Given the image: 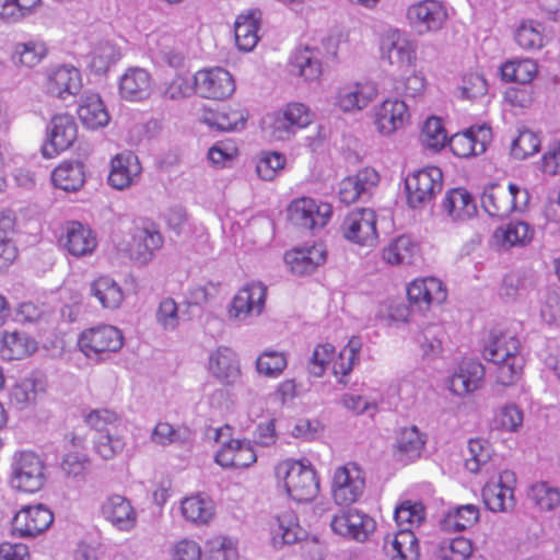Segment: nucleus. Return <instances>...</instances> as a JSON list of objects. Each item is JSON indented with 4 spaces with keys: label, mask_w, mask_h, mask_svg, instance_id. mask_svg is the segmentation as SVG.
<instances>
[{
    "label": "nucleus",
    "mask_w": 560,
    "mask_h": 560,
    "mask_svg": "<svg viewBox=\"0 0 560 560\" xmlns=\"http://www.w3.org/2000/svg\"><path fill=\"white\" fill-rule=\"evenodd\" d=\"M495 366V382L502 386L516 384L523 374L525 359L518 337L510 330L492 329L482 351Z\"/></svg>",
    "instance_id": "nucleus-1"
},
{
    "label": "nucleus",
    "mask_w": 560,
    "mask_h": 560,
    "mask_svg": "<svg viewBox=\"0 0 560 560\" xmlns=\"http://www.w3.org/2000/svg\"><path fill=\"white\" fill-rule=\"evenodd\" d=\"M83 422L88 428L97 432L93 448L103 459H112L125 448L126 441L119 431L121 418L110 408H94L86 410Z\"/></svg>",
    "instance_id": "nucleus-2"
},
{
    "label": "nucleus",
    "mask_w": 560,
    "mask_h": 560,
    "mask_svg": "<svg viewBox=\"0 0 560 560\" xmlns=\"http://www.w3.org/2000/svg\"><path fill=\"white\" fill-rule=\"evenodd\" d=\"M276 476L282 481L287 494L296 502H308L319 492L320 481L307 458H287L276 466Z\"/></svg>",
    "instance_id": "nucleus-3"
},
{
    "label": "nucleus",
    "mask_w": 560,
    "mask_h": 560,
    "mask_svg": "<svg viewBox=\"0 0 560 560\" xmlns=\"http://www.w3.org/2000/svg\"><path fill=\"white\" fill-rule=\"evenodd\" d=\"M365 472L355 462L337 466L331 475L330 494L340 506H349L358 502L364 493Z\"/></svg>",
    "instance_id": "nucleus-4"
},
{
    "label": "nucleus",
    "mask_w": 560,
    "mask_h": 560,
    "mask_svg": "<svg viewBox=\"0 0 560 560\" xmlns=\"http://www.w3.org/2000/svg\"><path fill=\"white\" fill-rule=\"evenodd\" d=\"M78 346L86 358L103 360L122 348L124 335L115 326L97 325L79 335Z\"/></svg>",
    "instance_id": "nucleus-5"
},
{
    "label": "nucleus",
    "mask_w": 560,
    "mask_h": 560,
    "mask_svg": "<svg viewBox=\"0 0 560 560\" xmlns=\"http://www.w3.org/2000/svg\"><path fill=\"white\" fill-rule=\"evenodd\" d=\"M529 196L515 184L503 186L491 184L487 186L481 196V206L491 217L504 218L515 210L526 207Z\"/></svg>",
    "instance_id": "nucleus-6"
},
{
    "label": "nucleus",
    "mask_w": 560,
    "mask_h": 560,
    "mask_svg": "<svg viewBox=\"0 0 560 560\" xmlns=\"http://www.w3.org/2000/svg\"><path fill=\"white\" fill-rule=\"evenodd\" d=\"M46 482L45 464L34 452L15 454L12 463V486L25 493L39 491Z\"/></svg>",
    "instance_id": "nucleus-7"
},
{
    "label": "nucleus",
    "mask_w": 560,
    "mask_h": 560,
    "mask_svg": "<svg viewBox=\"0 0 560 560\" xmlns=\"http://www.w3.org/2000/svg\"><path fill=\"white\" fill-rule=\"evenodd\" d=\"M331 215L332 207L330 203L311 197L295 198L287 208L288 220L305 230L326 226Z\"/></svg>",
    "instance_id": "nucleus-8"
},
{
    "label": "nucleus",
    "mask_w": 560,
    "mask_h": 560,
    "mask_svg": "<svg viewBox=\"0 0 560 560\" xmlns=\"http://www.w3.org/2000/svg\"><path fill=\"white\" fill-rule=\"evenodd\" d=\"M342 236L359 246H373L378 238L377 215L373 209L357 208L347 213L341 225Z\"/></svg>",
    "instance_id": "nucleus-9"
},
{
    "label": "nucleus",
    "mask_w": 560,
    "mask_h": 560,
    "mask_svg": "<svg viewBox=\"0 0 560 560\" xmlns=\"http://www.w3.org/2000/svg\"><path fill=\"white\" fill-rule=\"evenodd\" d=\"M313 110L302 102H289L280 108L273 117L272 137L278 140H288L298 131L313 124Z\"/></svg>",
    "instance_id": "nucleus-10"
},
{
    "label": "nucleus",
    "mask_w": 560,
    "mask_h": 560,
    "mask_svg": "<svg viewBox=\"0 0 560 560\" xmlns=\"http://www.w3.org/2000/svg\"><path fill=\"white\" fill-rule=\"evenodd\" d=\"M443 186V173L436 166L423 167L406 179L407 200L412 208L432 200Z\"/></svg>",
    "instance_id": "nucleus-11"
},
{
    "label": "nucleus",
    "mask_w": 560,
    "mask_h": 560,
    "mask_svg": "<svg viewBox=\"0 0 560 560\" xmlns=\"http://www.w3.org/2000/svg\"><path fill=\"white\" fill-rule=\"evenodd\" d=\"M407 300L412 308L427 313L447 299L445 284L434 277H422L410 281L406 288Z\"/></svg>",
    "instance_id": "nucleus-12"
},
{
    "label": "nucleus",
    "mask_w": 560,
    "mask_h": 560,
    "mask_svg": "<svg viewBox=\"0 0 560 560\" xmlns=\"http://www.w3.org/2000/svg\"><path fill=\"white\" fill-rule=\"evenodd\" d=\"M409 25L419 34L440 31L448 19L446 7L439 0H420L406 12Z\"/></svg>",
    "instance_id": "nucleus-13"
},
{
    "label": "nucleus",
    "mask_w": 560,
    "mask_h": 560,
    "mask_svg": "<svg viewBox=\"0 0 560 560\" xmlns=\"http://www.w3.org/2000/svg\"><path fill=\"white\" fill-rule=\"evenodd\" d=\"M194 86L201 97L224 100L234 93L235 81L228 70L213 67L198 70L194 75Z\"/></svg>",
    "instance_id": "nucleus-14"
},
{
    "label": "nucleus",
    "mask_w": 560,
    "mask_h": 560,
    "mask_svg": "<svg viewBox=\"0 0 560 560\" xmlns=\"http://www.w3.org/2000/svg\"><path fill=\"white\" fill-rule=\"evenodd\" d=\"M48 139L43 145L42 153L51 159L71 148L78 139V126L72 115L56 114L48 125Z\"/></svg>",
    "instance_id": "nucleus-15"
},
{
    "label": "nucleus",
    "mask_w": 560,
    "mask_h": 560,
    "mask_svg": "<svg viewBox=\"0 0 560 560\" xmlns=\"http://www.w3.org/2000/svg\"><path fill=\"white\" fill-rule=\"evenodd\" d=\"M52 522L54 513L46 505H24L13 516L12 532L19 537H35L47 530Z\"/></svg>",
    "instance_id": "nucleus-16"
},
{
    "label": "nucleus",
    "mask_w": 560,
    "mask_h": 560,
    "mask_svg": "<svg viewBox=\"0 0 560 560\" xmlns=\"http://www.w3.org/2000/svg\"><path fill=\"white\" fill-rule=\"evenodd\" d=\"M380 48L382 56L390 65L398 67H413L417 61L416 44L399 30L390 28L381 36Z\"/></svg>",
    "instance_id": "nucleus-17"
},
{
    "label": "nucleus",
    "mask_w": 560,
    "mask_h": 560,
    "mask_svg": "<svg viewBox=\"0 0 560 560\" xmlns=\"http://www.w3.org/2000/svg\"><path fill=\"white\" fill-rule=\"evenodd\" d=\"M267 287L259 281L244 284L234 295L229 307L231 318L243 319L252 315H260L265 308Z\"/></svg>",
    "instance_id": "nucleus-18"
},
{
    "label": "nucleus",
    "mask_w": 560,
    "mask_h": 560,
    "mask_svg": "<svg viewBox=\"0 0 560 560\" xmlns=\"http://www.w3.org/2000/svg\"><path fill=\"white\" fill-rule=\"evenodd\" d=\"M375 526V521L371 516L357 509L342 511L330 522L334 533L357 541L368 540Z\"/></svg>",
    "instance_id": "nucleus-19"
},
{
    "label": "nucleus",
    "mask_w": 560,
    "mask_h": 560,
    "mask_svg": "<svg viewBox=\"0 0 560 560\" xmlns=\"http://www.w3.org/2000/svg\"><path fill=\"white\" fill-rule=\"evenodd\" d=\"M58 242L68 254L77 258L92 255L97 247L96 234L79 221L67 222Z\"/></svg>",
    "instance_id": "nucleus-20"
},
{
    "label": "nucleus",
    "mask_w": 560,
    "mask_h": 560,
    "mask_svg": "<svg viewBox=\"0 0 560 560\" xmlns=\"http://www.w3.org/2000/svg\"><path fill=\"white\" fill-rule=\"evenodd\" d=\"M516 476L511 470H504L497 480L488 481L482 489L485 505L492 512H505L515 504L514 490Z\"/></svg>",
    "instance_id": "nucleus-21"
},
{
    "label": "nucleus",
    "mask_w": 560,
    "mask_h": 560,
    "mask_svg": "<svg viewBox=\"0 0 560 560\" xmlns=\"http://www.w3.org/2000/svg\"><path fill=\"white\" fill-rule=\"evenodd\" d=\"M491 139L492 131L489 126H471L453 135L448 140V147L454 155L466 159L482 154Z\"/></svg>",
    "instance_id": "nucleus-22"
},
{
    "label": "nucleus",
    "mask_w": 560,
    "mask_h": 560,
    "mask_svg": "<svg viewBox=\"0 0 560 560\" xmlns=\"http://www.w3.org/2000/svg\"><path fill=\"white\" fill-rule=\"evenodd\" d=\"M410 119L407 104L398 98H386L374 109L373 124L378 133L390 136L401 129Z\"/></svg>",
    "instance_id": "nucleus-23"
},
{
    "label": "nucleus",
    "mask_w": 560,
    "mask_h": 560,
    "mask_svg": "<svg viewBox=\"0 0 560 560\" xmlns=\"http://www.w3.org/2000/svg\"><path fill=\"white\" fill-rule=\"evenodd\" d=\"M268 532L275 548L293 545L305 536V530L301 527L298 515L292 510H285L272 516L268 521Z\"/></svg>",
    "instance_id": "nucleus-24"
},
{
    "label": "nucleus",
    "mask_w": 560,
    "mask_h": 560,
    "mask_svg": "<svg viewBox=\"0 0 560 560\" xmlns=\"http://www.w3.org/2000/svg\"><path fill=\"white\" fill-rule=\"evenodd\" d=\"M142 166L137 154L131 151L117 153L110 161L108 184L118 190L126 189L140 179Z\"/></svg>",
    "instance_id": "nucleus-25"
},
{
    "label": "nucleus",
    "mask_w": 560,
    "mask_h": 560,
    "mask_svg": "<svg viewBox=\"0 0 560 560\" xmlns=\"http://www.w3.org/2000/svg\"><path fill=\"white\" fill-rule=\"evenodd\" d=\"M327 260V249L323 243L294 247L284 254V261L293 273L307 275L324 265Z\"/></svg>",
    "instance_id": "nucleus-26"
},
{
    "label": "nucleus",
    "mask_w": 560,
    "mask_h": 560,
    "mask_svg": "<svg viewBox=\"0 0 560 560\" xmlns=\"http://www.w3.org/2000/svg\"><path fill=\"white\" fill-rule=\"evenodd\" d=\"M215 463L223 468L243 469L257 460V454L248 440L231 439L218 450Z\"/></svg>",
    "instance_id": "nucleus-27"
},
{
    "label": "nucleus",
    "mask_w": 560,
    "mask_h": 560,
    "mask_svg": "<svg viewBox=\"0 0 560 560\" xmlns=\"http://www.w3.org/2000/svg\"><path fill=\"white\" fill-rule=\"evenodd\" d=\"M378 94L377 86L372 81L352 82L339 89L336 104L343 112L361 110Z\"/></svg>",
    "instance_id": "nucleus-28"
},
{
    "label": "nucleus",
    "mask_w": 560,
    "mask_h": 560,
    "mask_svg": "<svg viewBox=\"0 0 560 560\" xmlns=\"http://www.w3.org/2000/svg\"><path fill=\"white\" fill-rule=\"evenodd\" d=\"M103 517L119 530L129 532L136 527L138 515L131 502L124 495L112 494L101 506Z\"/></svg>",
    "instance_id": "nucleus-29"
},
{
    "label": "nucleus",
    "mask_w": 560,
    "mask_h": 560,
    "mask_svg": "<svg viewBox=\"0 0 560 560\" xmlns=\"http://www.w3.org/2000/svg\"><path fill=\"white\" fill-rule=\"evenodd\" d=\"M164 238L155 229H138L127 245L126 252L131 260L144 265L149 262L155 250L163 246Z\"/></svg>",
    "instance_id": "nucleus-30"
},
{
    "label": "nucleus",
    "mask_w": 560,
    "mask_h": 560,
    "mask_svg": "<svg viewBox=\"0 0 560 560\" xmlns=\"http://www.w3.org/2000/svg\"><path fill=\"white\" fill-rule=\"evenodd\" d=\"M202 122L222 131H233L244 127L247 114L240 105L225 104L215 108L202 109Z\"/></svg>",
    "instance_id": "nucleus-31"
},
{
    "label": "nucleus",
    "mask_w": 560,
    "mask_h": 560,
    "mask_svg": "<svg viewBox=\"0 0 560 560\" xmlns=\"http://www.w3.org/2000/svg\"><path fill=\"white\" fill-rule=\"evenodd\" d=\"M483 378V365L477 360L465 359L452 375L450 389L456 395L474 393L481 386Z\"/></svg>",
    "instance_id": "nucleus-32"
},
{
    "label": "nucleus",
    "mask_w": 560,
    "mask_h": 560,
    "mask_svg": "<svg viewBox=\"0 0 560 560\" xmlns=\"http://www.w3.org/2000/svg\"><path fill=\"white\" fill-rule=\"evenodd\" d=\"M38 348L35 338L25 331L3 330L0 334V355L4 360H22Z\"/></svg>",
    "instance_id": "nucleus-33"
},
{
    "label": "nucleus",
    "mask_w": 560,
    "mask_h": 560,
    "mask_svg": "<svg viewBox=\"0 0 560 560\" xmlns=\"http://www.w3.org/2000/svg\"><path fill=\"white\" fill-rule=\"evenodd\" d=\"M383 549L388 560L420 559L419 540L411 530H397L393 535H387Z\"/></svg>",
    "instance_id": "nucleus-34"
},
{
    "label": "nucleus",
    "mask_w": 560,
    "mask_h": 560,
    "mask_svg": "<svg viewBox=\"0 0 560 560\" xmlns=\"http://www.w3.org/2000/svg\"><path fill=\"white\" fill-rule=\"evenodd\" d=\"M209 372L225 384L234 383L241 375L240 361L229 347H218L209 357Z\"/></svg>",
    "instance_id": "nucleus-35"
},
{
    "label": "nucleus",
    "mask_w": 560,
    "mask_h": 560,
    "mask_svg": "<svg viewBox=\"0 0 560 560\" xmlns=\"http://www.w3.org/2000/svg\"><path fill=\"white\" fill-rule=\"evenodd\" d=\"M81 74L74 67H58L51 70L46 81L48 93L60 98L75 95L81 90Z\"/></svg>",
    "instance_id": "nucleus-36"
},
{
    "label": "nucleus",
    "mask_w": 560,
    "mask_h": 560,
    "mask_svg": "<svg viewBox=\"0 0 560 560\" xmlns=\"http://www.w3.org/2000/svg\"><path fill=\"white\" fill-rule=\"evenodd\" d=\"M77 114L83 127L91 130L107 126L110 119L103 100L96 93L86 94L81 98Z\"/></svg>",
    "instance_id": "nucleus-37"
},
{
    "label": "nucleus",
    "mask_w": 560,
    "mask_h": 560,
    "mask_svg": "<svg viewBox=\"0 0 560 560\" xmlns=\"http://www.w3.org/2000/svg\"><path fill=\"white\" fill-rule=\"evenodd\" d=\"M260 20L261 12L257 9L237 16L234 23V37L240 50L250 51L256 47L259 40Z\"/></svg>",
    "instance_id": "nucleus-38"
},
{
    "label": "nucleus",
    "mask_w": 560,
    "mask_h": 560,
    "mask_svg": "<svg viewBox=\"0 0 560 560\" xmlns=\"http://www.w3.org/2000/svg\"><path fill=\"white\" fill-rule=\"evenodd\" d=\"M443 208L455 221H465L477 214V205L472 195L465 188H453L443 199Z\"/></svg>",
    "instance_id": "nucleus-39"
},
{
    "label": "nucleus",
    "mask_w": 560,
    "mask_h": 560,
    "mask_svg": "<svg viewBox=\"0 0 560 560\" xmlns=\"http://www.w3.org/2000/svg\"><path fill=\"white\" fill-rule=\"evenodd\" d=\"M180 512L186 521L196 525H205L214 516V503L210 497L196 493L183 499Z\"/></svg>",
    "instance_id": "nucleus-40"
},
{
    "label": "nucleus",
    "mask_w": 560,
    "mask_h": 560,
    "mask_svg": "<svg viewBox=\"0 0 560 560\" xmlns=\"http://www.w3.org/2000/svg\"><path fill=\"white\" fill-rule=\"evenodd\" d=\"M48 52L49 48L45 40L31 38L14 45L11 60L19 67L34 68L48 56Z\"/></svg>",
    "instance_id": "nucleus-41"
},
{
    "label": "nucleus",
    "mask_w": 560,
    "mask_h": 560,
    "mask_svg": "<svg viewBox=\"0 0 560 560\" xmlns=\"http://www.w3.org/2000/svg\"><path fill=\"white\" fill-rule=\"evenodd\" d=\"M52 184L65 191H77L85 183L84 164L79 161H63L51 173Z\"/></svg>",
    "instance_id": "nucleus-42"
},
{
    "label": "nucleus",
    "mask_w": 560,
    "mask_h": 560,
    "mask_svg": "<svg viewBox=\"0 0 560 560\" xmlns=\"http://www.w3.org/2000/svg\"><path fill=\"white\" fill-rule=\"evenodd\" d=\"M361 349V338L352 336L332 361V374L339 383L343 385L348 384V376L353 371L354 365L360 361Z\"/></svg>",
    "instance_id": "nucleus-43"
},
{
    "label": "nucleus",
    "mask_w": 560,
    "mask_h": 560,
    "mask_svg": "<svg viewBox=\"0 0 560 560\" xmlns=\"http://www.w3.org/2000/svg\"><path fill=\"white\" fill-rule=\"evenodd\" d=\"M500 74L504 82L527 85L537 77L538 65L530 58L508 60L500 67Z\"/></svg>",
    "instance_id": "nucleus-44"
},
{
    "label": "nucleus",
    "mask_w": 560,
    "mask_h": 560,
    "mask_svg": "<svg viewBox=\"0 0 560 560\" xmlns=\"http://www.w3.org/2000/svg\"><path fill=\"white\" fill-rule=\"evenodd\" d=\"M70 447L62 460L61 469L69 476H81L84 475L90 466V457L85 453V439L71 434L69 439Z\"/></svg>",
    "instance_id": "nucleus-45"
},
{
    "label": "nucleus",
    "mask_w": 560,
    "mask_h": 560,
    "mask_svg": "<svg viewBox=\"0 0 560 560\" xmlns=\"http://www.w3.org/2000/svg\"><path fill=\"white\" fill-rule=\"evenodd\" d=\"M424 444L425 440L417 427L411 425L401 429L397 436L396 444L398 459L405 464L417 459Z\"/></svg>",
    "instance_id": "nucleus-46"
},
{
    "label": "nucleus",
    "mask_w": 560,
    "mask_h": 560,
    "mask_svg": "<svg viewBox=\"0 0 560 560\" xmlns=\"http://www.w3.org/2000/svg\"><path fill=\"white\" fill-rule=\"evenodd\" d=\"M150 89L149 73L139 68L129 69L120 79V95L128 101L142 100Z\"/></svg>",
    "instance_id": "nucleus-47"
},
{
    "label": "nucleus",
    "mask_w": 560,
    "mask_h": 560,
    "mask_svg": "<svg viewBox=\"0 0 560 560\" xmlns=\"http://www.w3.org/2000/svg\"><path fill=\"white\" fill-rule=\"evenodd\" d=\"M419 253V246L410 236L400 235L383 248L382 257L389 265L411 264Z\"/></svg>",
    "instance_id": "nucleus-48"
},
{
    "label": "nucleus",
    "mask_w": 560,
    "mask_h": 560,
    "mask_svg": "<svg viewBox=\"0 0 560 560\" xmlns=\"http://www.w3.org/2000/svg\"><path fill=\"white\" fill-rule=\"evenodd\" d=\"M91 293L104 308L115 310L124 300L120 285L107 276H100L91 283Z\"/></svg>",
    "instance_id": "nucleus-49"
},
{
    "label": "nucleus",
    "mask_w": 560,
    "mask_h": 560,
    "mask_svg": "<svg viewBox=\"0 0 560 560\" xmlns=\"http://www.w3.org/2000/svg\"><path fill=\"white\" fill-rule=\"evenodd\" d=\"M427 511L420 501L405 500L398 504L394 517L398 530H411L419 527L425 520Z\"/></svg>",
    "instance_id": "nucleus-50"
},
{
    "label": "nucleus",
    "mask_w": 560,
    "mask_h": 560,
    "mask_svg": "<svg viewBox=\"0 0 560 560\" xmlns=\"http://www.w3.org/2000/svg\"><path fill=\"white\" fill-rule=\"evenodd\" d=\"M479 509L475 504H464L448 511L442 526L447 532H460L474 526L479 520Z\"/></svg>",
    "instance_id": "nucleus-51"
},
{
    "label": "nucleus",
    "mask_w": 560,
    "mask_h": 560,
    "mask_svg": "<svg viewBox=\"0 0 560 560\" xmlns=\"http://www.w3.org/2000/svg\"><path fill=\"white\" fill-rule=\"evenodd\" d=\"M534 229L524 221L510 222L505 228L495 231L494 236L504 246H524L534 238Z\"/></svg>",
    "instance_id": "nucleus-52"
},
{
    "label": "nucleus",
    "mask_w": 560,
    "mask_h": 560,
    "mask_svg": "<svg viewBox=\"0 0 560 560\" xmlns=\"http://www.w3.org/2000/svg\"><path fill=\"white\" fill-rule=\"evenodd\" d=\"M42 7V0H0V19L16 23L34 14Z\"/></svg>",
    "instance_id": "nucleus-53"
},
{
    "label": "nucleus",
    "mask_w": 560,
    "mask_h": 560,
    "mask_svg": "<svg viewBox=\"0 0 560 560\" xmlns=\"http://www.w3.org/2000/svg\"><path fill=\"white\" fill-rule=\"evenodd\" d=\"M420 141L433 151L443 149L447 141V133L442 119L435 116L429 117L421 128Z\"/></svg>",
    "instance_id": "nucleus-54"
},
{
    "label": "nucleus",
    "mask_w": 560,
    "mask_h": 560,
    "mask_svg": "<svg viewBox=\"0 0 560 560\" xmlns=\"http://www.w3.org/2000/svg\"><path fill=\"white\" fill-rule=\"evenodd\" d=\"M515 40L526 50L541 48L545 40L542 25L533 20L522 22L515 32Z\"/></svg>",
    "instance_id": "nucleus-55"
},
{
    "label": "nucleus",
    "mask_w": 560,
    "mask_h": 560,
    "mask_svg": "<svg viewBox=\"0 0 560 560\" xmlns=\"http://www.w3.org/2000/svg\"><path fill=\"white\" fill-rule=\"evenodd\" d=\"M288 361L284 352L268 350L256 360V369L259 374L268 377L279 376L287 368Z\"/></svg>",
    "instance_id": "nucleus-56"
},
{
    "label": "nucleus",
    "mask_w": 560,
    "mask_h": 560,
    "mask_svg": "<svg viewBox=\"0 0 560 560\" xmlns=\"http://www.w3.org/2000/svg\"><path fill=\"white\" fill-rule=\"evenodd\" d=\"M528 497L540 510H552L560 504L559 489L547 482H537L533 485L528 492Z\"/></svg>",
    "instance_id": "nucleus-57"
},
{
    "label": "nucleus",
    "mask_w": 560,
    "mask_h": 560,
    "mask_svg": "<svg viewBox=\"0 0 560 560\" xmlns=\"http://www.w3.org/2000/svg\"><path fill=\"white\" fill-rule=\"evenodd\" d=\"M287 159L279 152H265L256 163V173L264 180H272L285 166Z\"/></svg>",
    "instance_id": "nucleus-58"
},
{
    "label": "nucleus",
    "mask_w": 560,
    "mask_h": 560,
    "mask_svg": "<svg viewBox=\"0 0 560 560\" xmlns=\"http://www.w3.org/2000/svg\"><path fill=\"white\" fill-rule=\"evenodd\" d=\"M91 67L97 72H105L120 58L118 48L108 42L97 44L91 52Z\"/></svg>",
    "instance_id": "nucleus-59"
},
{
    "label": "nucleus",
    "mask_w": 560,
    "mask_h": 560,
    "mask_svg": "<svg viewBox=\"0 0 560 560\" xmlns=\"http://www.w3.org/2000/svg\"><path fill=\"white\" fill-rule=\"evenodd\" d=\"M336 349L329 342H323L315 346L310 358L308 370L311 374L320 377L325 374L328 365L334 361Z\"/></svg>",
    "instance_id": "nucleus-60"
},
{
    "label": "nucleus",
    "mask_w": 560,
    "mask_h": 560,
    "mask_svg": "<svg viewBox=\"0 0 560 560\" xmlns=\"http://www.w3.org/2000/svg\"><path fill=\"white\" fill-rule=\"evenodd\" d=\"M540 149L539 137L528 130H522L518 136L513 140L511 145V154L518 160H524L537 153Z\"/></svg>",
    "instance_id": "nucleus-61"
},
{
    "label": "nucleus",
    "mask_w": 560,
    "mask_h": 560,
    "mask_svg": "<svg viewBox=\"0 0 560 560\" xmlns=\"http://www.w3.org/2000/svg\"><path fill=\"white\" fill-rule=\"evenodd\" d=\"M490 458L489 448L481 439H471L468 442L467 455L465 457V468L476 474L481 466Z\"/></svg>",
    "instance_id": "nucleus-62"
},
{
    "label": "nucleus",
    "mask_w": 560,
    "mask_h": 560,
    "mask_svg": "<svg viewBox=\"0 0 560 560\" xmlns=\"http://www.w3.org/2000/svg\"><path fill=\"white\" fill-rule=\"evenodd\" d=\"M443 560H467L474 552L472 542L465 537H456L443 542L440 548Z\"/></svg>",
    "instance_id": "nucleus-63"
},
{
    "label": "nucleus",
    "mask_w": 560,
    "mask_h": 560,
    "mask_svg": "<svg viewBox=\"0 0 560 560\" xmlns=\"http://www.w3.org/2000/svg\"><path fill=\"white\" fill-rule=\"evenodd\" d=\"M293 65L298 69V74L306 81L316 80L322 74L320 62L311 56L307 47L296 52Z\"/></svg>",
    "instance_id": "nucleus-64"
}]
</instances>
